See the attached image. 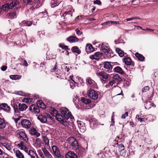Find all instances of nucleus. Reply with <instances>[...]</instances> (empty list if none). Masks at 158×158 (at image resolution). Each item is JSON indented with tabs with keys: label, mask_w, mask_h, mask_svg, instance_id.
Here are the masks:
<instances>
[{
	"label": "nucleus",
	"mask_w": 158,
	"mask_h": 158,
	"mask_svg": "<svg viewBox=\"0 0 158 158\" xmlns=\"http://www.w3.org/2000/svg\"><path fill=\"white\" fill-rule=\"evenodd\" d=\"M37 104L38 106L34 105H31L30 109L32 111L36 114H38L40 112L39 107L44 109L46 107V106L42 102V101H38L37 102Z\"/></svg>",
	"instance_id": "obj_1"
},
{
	"label": "nucleus",
	"mask_w": 158,
	"mask_h": 158,
	"mask_svg": "<svg viewBox=\"0 0 158 158\" xmlns=\"http://www.w3.org/2000/svg\"><path fill=\"white\" fill-rule=\"evenodd\" d=\"M27 106L24 103H20L18 106L16 104H14L13 106V108L14 110V113H19L20 111H25L27 108Z\"/></svg>",
	"instance_id": "obj_2"
},
{
	"label": "nucleus",
	"mask_w": 158,
	"mask_h": 158,
	"mask_svg": "<svg viewBox=\"0 0 158 158\" xmlns=\"http://www.w3.org/2000/svg\"><path fill=\"white\" fill-rule=\"evenodd\" d=\"M19 2L18 0H16L11 3L10 4L9 3H6L2 6L3 11H6L9 9H11L15 6L19 5Z\"/></svg>",
	"instance_id": "obj_3"
},
{
	"label": "nucleus",
	"mask_w": 158,
	"mask_h": 158,
	"mask_svg": "<svg viewBox=\"0 0 158 158\" xmlns=\"http://www.w3.org/2000/svg\"><path fill=\"white\" fill-rule=\"evenodd\" d=\"M60 111L65 118L68 120L69 118L73 119L74 117L71 114V112L66 107H62L60 110Z\"/></svg>",
	"instance_id": "obj_4"
},
{
	"label": "nucleus",
	"mask_w": 158,
	"mask_h": 158,
	"mask_svg": "<svg viewBox=\"0 0 158 158\" xmlns=\"http://www.w3.org/2000/svg\"><path fill=\"white\" fill-rule=\"evenodd\" d=\"M56 120L60 122L64 126L68 127L69 123L66 121V119L63 116L60 114L57 113L56 117Z\"/></svg>",
	"instance_id": "obj_5"
},
{
	"label": "nucleus",
	"mask_w": 158,
	"mask_h": 158,
	"mask_svg": "<svg viewBox=\"0 0 158 158\" xmlns=\"http://www.w3.org/2000/svg\"><path fill=\"white\" fill-rule=\"evenodd\" d=\"M68 142L69 144L74 150H78L79 146L76 139L73 137H70L68 139Z\"/></svg>",
	"instance_id": "obj_6"
},
{
	"label": "nucleus",
	"mask_w": 158,
	"mask_h": 158,
	"mask_svg": "<svg viewBox=\"0 0 158 158\" xmlns=\"http://www.w3.org/2000/svg\"><path fill=\"white\" fill-rule=\"evenodd\" d=\"M97 75L99 78H101V80L102 83H105L106 81V80L109 77L108 74L106 73L104 71H101L97 72L96 73Z\"/></svg>",
	"instance_id": "obj_7"
},
{
	"label": "nucleus",
	"mask_w": 158,
	"mask_h": 158,
	"mask_svg": "<svg viewBox=\"0 0 158 158\" xmlns=\"http://www.w3.org/2000/svg\"><path fill=\"white\" fill-rule=\"evenodd\" d=\"M37 118L41 122L44 123L47 122L48 118H50V119H52V117L49 114L47 113H45L43 114L39 115Z\"/></svg>",
	"instance_id": "obj_8"
},
{
	"label": "nucleus",
	"mask_w": 158,
	"mask_h": 158,
	"mask_svg": "<svg viewBox=\"0 0 158 158\" xmlns=\"http://www.w3.org/2000/svg\"><path fill=\"white\" fill-rule=\"evenodd\" d=\"M16 133L17 135L18 138L26 142L28 141V138L24 132L18 130L17 131Z\"/></svg>",
	"instance_id": "obj_9"
},
{
	"label": "nucleus",
	"mask_w": 158,
	"mask_h": 158,
	"mask_svg": "<svg viewBox=\"0 0 158 158\" xmlns=\"http://www.w3.org/2000/svg\"><path fill=\"white\" fill-rule=\"evenodd\" d=\"M88 94L89 97L93 99H96L98 98V94L97 92L92 89L89 90L88 91Z\"/></svg>",
	"instance_id": "obj_10"
},
{
	"label": "nucleus",
	"mask_w": 158,
	"mask_h": 158,
	"mask_svg": "<svg viewBox=\"0 0 158 158\" xmlns=\"http://www.w3.org/2000/svg\"><path fill=\"white\" fill-rule=\"evenodd\" d=\"M15 144L16 146H17L18 148L21 150H23L27 153V149L24 143L22 142H21L19 143L18 142H16L15 143Z\"/></svg>",
	"instance_id": "obj_11"
},
{
	"label": "nucleus",
	"mask_w": 158,
	"mask_h": 158,
	"mask_svg": "<svg viewBox=\"0 0 158 158\" xmlns=\"http://www.w3.org/2000/svg\"><path fill=\"white\" fill-rule=\"evenodd\" d=\"M31 123L30 121L27 119L23 120L21 122V125L23 127L26 128H29L31 126Z\"/></svg>",
	"instance_id": "obj_12"
},
{
	"label": "nucleus",
	"mask_w": 158,
	"mask_h": 158,
	"mask_svg": "<svg viewBox=\"0 0 158 158\" xmlns=\"http://www.w3.org/2000/svg\"><path fill=\"white\" fill-rule=\"evenodd\" d=\"M103 54L100 52H97L89 56V58L91 59L99 60L103 56Z\"/></svg>",
	"instance_id": "obj_13"
},
{
	"label": "nucleus",
	"mask_w": 158,
	"mask_h": 158,
	"mask_svg": "<svg viewBox=\"0 0 158 158\" xmlns=\"http://www.w3.org/2000/svg\"><path fill=\"white\" fill-rule=\"evenodd\" d=\"M53 152V155L57 158L61 156L59 150L56 146H53L52 147Z\"/></svg>",
	"instance_id": "obj_14"
},
{
	"label": "nucleus",
	"mask_w": 158,
	"mask_h": 158,
	"mask_svg": "<svg viewBox=\"0 0 158 158\" xmlns=\"http://www.w3.org/2000/svg\"><path fill=\"white\" fill-rule=\"evenodd\" d=\"M101 50L106 55H108L110 51V49L106 45L102 44L101 47Z\"/></svg>",
	"instance_id": "obj_15"
},
{
	"label": "nucleus",
	"mask_w": 158,
	"mask_h": 158,
	"mask_svg": "<svg viewBox=\"0 0 158 158\" xmlns=\"http://www.w3.org/2000/svg\"><path fill=\"white\" fill-rule=\"evenodd\" d=\"M42 150L46 158H50L52 157L51 154L45 147H42Z\"/></svg>",
	"instance_id": "obj_16"
},
{
	"label": "nucleus",
	"mask_w": 158,
	"mask_h": 158,
	"mask_svg": "<svg viewBox=\"0 0 158 158\" xmlns=\"http://www.w3.org/2000/svg\"><path fill=\"white\" fill-rule=\"evenodd\" d=\"M0 108L3 109L4 111L9 112L10 111V107L6 103H2L0 105Z\"/></svg>",
	"instance_id": "obj_17"
},
{
	"label": "nucleus",
	"mask_w": 158,
	"mask_h": 158,
	"mask_svg": "<svg viewBox=\"0 0 158 158\" xmlns=\"http://www.w3.org/2000/svg\"><path fill=\"white\" fill-rule=\"evenodd\" d=\"M65 158H77V156L74 152L69 151L66 154Z\"/></svg>",
	"instance_id": "obj_18"
},
{
	"label": "nucleus",
	"mask_w": 158,
	"mask_h": 158,
	"mask_svg": "<svg viewBox=\"0 0 158 158\" xmlns=\"http://www.w3.org/2000/svg\"><path fill=\"white\" fill-rule=\"evenodd\" d=\"M104 68L107 69V71L108 73H110L112 68V66L111 65L110 62H106L104 63Z\"/></svg>",
	"instance_id": "obj_19"
},
{
	"label": "nucleus",
	"mask_w": 158,
	"mask_h": 158,
	"mask_svg": "<svg viewBox=\"0 0 158 158\" xmlns=\"http://www.w3.org/2000/svg\"><path fill=\"white\" fill-rule=\"evenodd\" d=\"M1 144L8 150L10 151L12 148V146L10 143L1 142Z\"/></svg>",
	"instance_id": "obj_20"
},
{
	"label": "nucleus",
	"mask_w": 158,
	"mask_h": 158,
	"mask_svg": "<svg viewBox=\"0 0 158 158\" xmlns=\"http://www.w3.org/2000/svg\"><path fill=\"white\" fill-rule=\"evenodd\" d=\"M29 132L30 134L35 135L37 137H39L40 135V133L38 132L33 127L31 128Z\"/></svg>",
	"instance_id": "obj_21"
},
{
	"label": "nucleus",
	"mask_w": 158,
	"mask_h": 158,
	"mask_svg": "<svg viewBox=\"0 0 158 158\" xmlns=\"http://www.w3.org/2000/svg\"><path fill=\"white\" fill-rule=\"evenodd\" d=\"M14 153L17 158H24L23 154L19 150H14Z\"/></svg>",
	"instance_id": "obj_22"
},
{
	"label": "nucleus",
	"mask_w": 158,
	"mask_h": 158,
	"mask_svg": "<svg viewBox=\"0 0 158 158\" xmlns=\"http://www.w3.org/2000/svg\"><path fill=\"white\" fill-rule=\"evenodd\" d=\"M78 127L80 128L81 131H85L84 129L85 127L84 126V123L82 121H78L77 122Z\"/></svg>",
	"instance_id": "obj_23"
},
{
	"label": "nucleus",
	"mask_w": 158,
	"mask_h": 158,
	"mask_svg": "<svg viewBox=\"0 0 158 158\" xmlns=\"http://www.w3.org/2000/svg\"><path fill=\"white\" fill-rule=\"evenodd\" d=\"M89 123L91 127L93 128L96 126L98 123L97 120L95 118H93L90 120Z\"/></svg>",
	"instance_id": "obj_24"
},
{
	"label": "nucleus",
	"mask_w": 158,
	"mask_h": 158,
	"mask_svg": "<svg viewBox=\"0 0 158 158\" xmlns=\"http://www.w3.org/2000/svg\"><path fill=\"white\" fill-rule=\"evenodd\" d=\"M85 49L87 53H89L90 52H93L94 50V48L92 45L91 44H87L86 46Z\"/></svg>",
	"instance_id": "obj_25"
},
{
	"label": "nucleus",
	"mask_w": 158,
	"mask_h": 158,
	"mask_svg": "<svg viewBox=\"0 0 158 158\" xmlns=\"http://www.w3.org/2000/svg\"><path fill=\"white\" fill-rule=\"evenodd\" d=\"M28 155L30 156L31 158H38L37 154L32 150H29Z\"/></svg>",
	"instance_id": "obj_26"
},
{
	"label": "nucleus",
	"mask_w": 158,
	"mask_h": 158,
	"mask_svg": "<svg viewBox=\"0 0 158 158\" xmlns=\"http://www.w3.org/2000/svg\"><path fill=\"white\" fill-rule=\"evenodd\" d=\"M114 70L115 71V72L121 74H123L124 73V71L119 66H117L115 67L114 68Z\"/></svg>",
	"instance_id": "obj_27"
},
{
	"label": "nucleus",
	"mask_w": 158,
	"mask_h": 158,
	"mask_svg": "<svg viewBox=\"0 0 158 158\" xmlns=\"http://www.w3.org/2000/svg\"><path fill=\"white\" fill-rule=\"evenodd\" d=\"M86 83L87 85H90L91 86H92L95 85V83L93 80L90 77H89L86 79Z\"/></svg>",
	"instance_id": "obj_28"
},
{
	"label": "nucleus",
	"mask_w": 158,
	"mask_h": 158,
	"mask_svg": "<svg viewBox=\"0 0 158 158\" xmlns=\"http://www.w3.org/2000/svg\"><path fill=\"white\" fill-rule=\"evenodd\" d=\"M67 40L70 43L75 42L78 40V39L75 36H72L68 38Z\"/></svg>",
	"instance_id": "obj_29"
},
{
	"label": "nucleus",
	"mask_w": 158,
	"mask_h": 158,
	"mask_svg": "<svg viewBox=\"0 0 158 158\" xmlns=\"http://www.w3.org/2000/svg\"><path fill=\"white\" fill-rule=\"evenodd\" d=\"M124 62L127 65H130L131 64V60L129 57H126L124 59Z\"/></svg>",
	"instance_id": "obj_30"
},
{
	"label": "nucleus",
	"mask_w": 158,
	"mask_h": 158,
	"mask_svg": "<svg viewBox=\"0 0 158 158\" xmlns=\"http://www.w3.org/2000/svg\"><path fill=\"white\" fill-rule=\"evenodd\" d=\"M6 124L4 120L0 118V129L4 128L6 127Z\"/></svg>",
	"instance_id": "obj_31"
},
{
	"label": "nucleus",
	"mask_w": 158,
	"mask_h": 158,
	"mask_svg": "<svg viewBox=\"0 0 158 158\" xmlns=\"http://www.w3.org/2000/svg\"><path fill=\"white\" fill-rule=\"evenodd\" d=\"M135 56L140 61H143L144 60V57L141 54L136 52L135 54Z\"/></svg>",
	"instance_id": "obj_32"
},
{
	"label": "nucleus",
	"mask_w": 158,
	"mask_h": 158,
	"mask_svg": "<svg viewBox=\"0 0 158 158\" xmlns=\"http://www.w3.org/2000/svg\"><path fill=\"white\" fill-rule=\"evenodd\" d=\"M82 102L86 104H89L91 102V101L89 98L85 97H82L81 98Z\"/></svg>",
	"instance_id": "obj_33"
},
{
	"label": "nucleus",
	"mask_w": 158,
	"mask_h": 158,
	"mask_svg": "<svg viewBox=\"0 0 158 158\" xmlns=\"http://www.w3.org/2000/svg\"><path fill=\"white\" fill-rule=\"evenodd\" d=\"M42 140L45 145L47 146L49 145V140L47 137L45 136H43Z\"/></svg>",
	"instance_id": "obj_34"
},
{
	"label": "nucleus",
	"mask_w": 158,
	"mask_h": 158,
	"mask_svg": "<svg viewBox=\"0 0 158 158\" xmlns=\"http://www.w3.org/2000/svg\"><path fill=\"white\" fill-rule=\"evenodd\" d=\"M10 78L12 80H19L21 78V76L20 75H12L10 76Z\"/></svg>",
	"instance_id": "obj_35"
},
{
	"label": "nucleus",
	"mask_w": 158,
	"mask_h": 158,
	"mask_svg": "<svg viewBox=\"0 0 158 158\" xmlns=\"http://www.w3.org/2000/svg\"><path fill=\"white\" fill-rule=\"evenodd\" d=\"M113 78L114 79L113 80H114L115 82L116 81H120L122 80V79L117 74H116L114 75Z\"/></svg>",
	"instance_id": "obj_36"
},
{
	"label": "nucleus",
	"mask_w": 158,
	"mask_h": 158,
	"mask_svg": "<svg viewBox=\"0 0 158 158\" xmlns=\"http://www.w3.org/2000/svg\"><path fill=\"white\" fill-rule=\"evenodd\" d=\"M116 51L120 56L123 57L124 56V52L123 51L121 50L120 49L116 48Z\"/></svg>",
	"instance_id": "obj_37"
},
{
	"label": "nucleus",
	"mask_w": 158,
	"mask_h": 158,
	"mask_svg": "<svg viewBox=\"0 0 158 158\" xmlns=\"http://www.w3.org/2000/svg\"><path fill=\"white\" fill-rule=\"evenodd\" d=\"M72 50L73 52L77 53L78 54H80L81 52V51L77 47H73L72 48Z\"/></svg>",
	"instance_id": "obj_38"
},
{
	"label": "nucleus",
	"mask_w": 158,
	"mask_h": 158,
	"mask_svg": "<svg viewBox=\"0 0 158 158\" xmlns=\"http://www.w3.org/2000/svg\"><path fill=\"white\" fill-rule=\"evenodd\" d=\"M50 113L51 115L53 116H55L56 117V114L58 113V111L54 108H52V109L50 110Z\"/></svg>",
	"instance_id": "obj_39"
},
{
	"label": "nucleus",
	"mask_w": 158,
	"mask_h": 158,
	"mask_svg": "<svg viewBox=\"0 0 158 158\" xmlns=\"http://www.w3.org/2000/svg\"><path fill=\"white\" fill-rule=\"evenodd\" d=\"M8 15L11 18L13 19L16 17V13L15 12L8 14Z\"/></svg>",
	"instance_id": "obj_40"
},
{
	"label": "nucleus",
	"mask_w": 158,
	"mask_h": 158,
	"mask_svg": "<svg viewBox=\"0 0 158 158\" xmlns=\"http://www.w3.org/2000/svg\"><path fill=\"white\" fill-rule=\"evenodd\" d=\"M23 101L25 103H29L32 101V99L30 98H24L23 99Z\"/></svg>",
	"instance_id": "obj_41"
},
{
	"label": "nucleus",
	"mask_w": 158,
	"mask_h": 158,
	"mask_svg": "<svg viewBox=\"0 0 158 158\" xmlns=\"http://www.w3.org/2000/svg\"><path fill=\"white\" fill-rule=\"evenodd\" d=\"M115 82L114 80H112L110 81L109 83L106 85V87L107 88H109L110 86H112L115 83Z\"/></svg>",
	"instance_id": "obj_42"
},
{
	"label": "nucleus",
	"mask_w": 158,
	"mask_h": 158,
	"mask_svg": "<svg viewBox=\"0 0 158 158\" xmlns=\"http://www.w3.org/2000/svg\"><path fill=\"white\" fill-rule=\"evenodd\" d=\"M22 23L24 24L25 26H30L32 24V23L30 21H24Z\"/></svg>",
	"instance_id": "obj_43"
},
{
	"label": "nucleus",
	"mask_w": 158,
	"mask_h": 158,
	"mask_svg": "<svg viewBox=\"0 0 158 158\" xmlns=\"http://www.w3.org/2000/svg\"><path fill=\"white\" fill-rule=\"evenodd\" d=\"M148 118H149V120L151 122H152L156 118V117L155 116L151 115H149L148 116Z\"/></svg>",
	"instance_id": "obj_44"
},
{
	"label": "nucleus",
	"mask_w": 158,
	"mask_h": 158,
	"mask_svg": "<svg viewBox=\"0 0 158 158\" xmlns=\"http://www.w3.org/2000/svg\"><path fill=\"white\" fill-rule=\"evenodd\" d=\"M67 15H70V16L72 17V13H71V11L69 10L68 11L66 12L64 14L63 16L65 17Z\"/></svg>",
	"instance_id": "obj_45"
},
{
	"label": "nucleus",
	"mask_w": 158,
	"mask_h": 158,
	"mask_svg": "<svg viewBox=\"0 0 158 158\" xmlns=\"http://www.w3.org/2000/svg\"><path fill=\"white\" fill-rule=\"evenodd\" d=\"M2 156H0V158H9V156L5 153H2Z\"/></svg>",
	"instance_id": "obj_46"
},
{
	"label": "nucleus",
	"mask_w": 158,
	"mask_h": 158,
	"mask_svg": "<svg viewBox=\"0 0 158 158\" xmlns=\"http://www.w3.org/2000/svg\"><path fill=\"white\" fill-rule=\"evenodd\" d=\"M149 89V88L148 86H145L143 89H142V92H145L148 91Z\"/></svg>",
	"instance_id": "obj_47"
},
{
	"label": "nucleus",
	"mask_w": 158,
	"mask_h": 158,
	"mask_svg": "<svg viewBox=\"0 0 158 158\" xmlns=\"http://www.w3.org/2000/svg\"><path fill=\"white\" fill-rule=\"evenodd\" d=\"M75 31L76 34L78 35H81L82 34V32L79 30L78 29H76Z\"/></svg>",
	"instance_id": "obj_48"
},
{
	"label": "nucleus",
	"mask_w": 158,
	"mask_h": 158,
	"mask_svg": "<svg viewBox=\"0 0 158 158\" xmlns=\"http://www.w3.org/2000/svg\"><path fill=\"white\" fill-rule=\"evenodd\" d=\"M128 112H126L124 114H123L122 117L121 118L123 119H124L126 118V117H127L128 116Z\"/></svg>",
	"instance_id": "obj_49"
},
{
	"label": "nucleus",
	"mask_w": 158,
	"mask_h": 158,
	"mask_svg": "<svg viewBox=\"0 0 158 158\" xmlns=\"http://www.w3.org/2000/svg\"><path fill=\"white\" fill-rule=\"evenodd\" d=\"M114 112H113L112 113V116L111 117V124L110 125L111 126L112 125H114Z\"/></svg>",
	"instance_id": "obj_50"
},
{
	"label": "nucleus",
	"mask_w": 158,
	"mask_h": 158,
	"mask_svg": "<svg viewBox=\"0 0 158 158\" xmlns=\"http://www.w3.org/2000/svg\"><path fill=\"white\" fill-rule=\"evenodd\" d=\"M24 3L26 4H28L31 2L32 0H23Z\"/></svg>",
	"instance_id": "obj_51"
},
{
	"label": "nucleus",
	"mask_w": 158,
	"mask_h": 158,
	"mask_svg": "<svg viewBox=\"0 0 158 158\" xmlns=\"http://www.w3.org/2000/svg\"><path fill=\"white\" fill-rule=\"evenodd\" d=\"M38 154L41 158H46L45 156H44V154H43L41 151L40 152H39Z\"/></svg>",
	"instance_id": "obj_52"
},
{
	"label": "nucleus",
	"mask_w": 158,
	"mask_h": 158,
	"mask_svg": "<svg viewBox=\"0 0 158 158\" xmlns=\"http://www.w3.org/2000/svg\"><path fill=\"white\" fill-rule=\"evenodd\" d=\"M101 2L99 0H96L94 1V3L95 4H97L99 5L101 4Z\"/></svg>",
	"instance_id": "obj_53"
},
{
	"label": "nucleus",
	"mask_w": 158,
	"mask_h": 158,
	"mask_svg": "<svg viewBox=\"0 0 158 158\" xmlns=\"http://www.w3.org/2000/svg\"><path fill=\"white\" fill-rule=\"evenodd\" d=\"M137 117H138V120L139 121H140L141 122L143 121V118H139V116L138 115H137L136 117V118H137Z\"/></svg>",
	"instance_id": "obj_54"
},
{
	"label": "nucleus",
	"mask_w": 158,
	"mask_h": 158,
	"mask_svg": "<svg viewBox=\"0 0 158 158\" xmlns=\"http://www.w3.org/2000/svg\"><path fill=\"white\" fill-rule=\"evenodd\" d=\"M57 69V65H56V64L54 68L53 69H52L51 70V72H56V70Z\"/></svg>",
	"instance_id": "obj_55"
},
{
	"label": "nucleus",
	"mask_w": 158,
	"mask_h": 158,
	"mask_svg": "<svg viewBox=\"0 0 158 158\" xmlns=\"http://www.w3.org/2000/svg\"><path fill=\"white\" fill-rule=\"evenodd\" d=\"M59 46H60V47L62 48H63V49H68V46H64V45H63L61 44H60L59 45Z\"/></svg>",
	"instance_id": "obj_56"
},
{
	"label": "nucleus",
	"mask_w": 158,
	"mask_h": 158,
	"mask_svg": "<svg viewBox=\"0 0 158 158\" xmlns=\"http://www.w3.org/2000/svg\"><path fill=\"white\" fill-rule=\"evenodd\" d=\"M52 4L53 6H52V7H54L57 6V5L58 3H54V0H52Z\"/></svg>",
	"instance_id": "obj_57"
},
{
	"label": "nucleus",
	"mask_w": 158,
	"mask_h": 158,
	"mask_svg": "<svg viewBox=\"0 0 158 158\" xmlns=\"http://www.w3.org/2000/svg\"><path fill=\"white\" fill-rule=\"evenodd\" d=\"M23 65L26 67H27L28 65V63L26 60H24L23 63Z\"/></svg>",
	"instance_id": "obj_58"
},
{
	"label": "nucleus",
	"mask_w": 158,
	"mask_h": 158,
	"mask_svg": "<svg viewBox=\"0 0 158 158\" xmlns=\"http://www.w3.org/2000/svg\"><path fill=\"white\" fill-rule=\"evenodd\" d=\"M133 19H134L133 18V17H131V18H127V19H126L124 20V21L127 22V21H130V20H133Z\"/></svg>",
	"instance_id": "obj_59"
},
{
	"label": "nucleus",
	"mask_w": 158,
	"mask_h": 158,
	"mask_svg": "<svg viewBox=\"0 0 158 158\" xmlns=\"http://www.w3.org/2000/svg\"><path fill=\"white\" fill-rule=\"evenodd\" d=\"M111 24H119V22L118 21H111Z\"/></svg>",
	"instance_id": "obj_60"
},
{
	"label": "nucleus",
	"mask_w": 158,
	"mask_h": 158,
	"mask_svg": "<svg viewBox=\"0 0 158 158\" xmlns=\"http://www.w3.org/2000/svg\"><path fill=\"white\" fill-rule=\"evenodd\" d=\"M7 69V67L5 66H3L1 67V69L2 71H5Z\"/></svg>",
	"instance_id": "obj_61"
},
{
	"label": "nucleus",
	"mask_w": 158,
	"mask_h": 158,
	"mask_svg": "<svg viewBox=\"0 0 158 158\" xmlns=\"http://www.w3.org/2000/svg\"><path fill=\"white\" fill-rule=\"evenodd\" d=\"M13 119H14V120L15 121V122L16 123H17L18 121L19 120L20 118H13Z\"/></svg>",
	"instance_id": "obj_62"
},
{
	"label": "nucleus",
	"mask_w": 158,
	"mask_h": 158,
	"mask_svg": "<svg viewBox=\"0 0 158 158\" xmlns=\"http://www.w3.org/2000/svg\"><path fill=\"white\" fill-rule=\"evenodd\" d=\"M110 24H111V21H108L105 22L104 23V25H108Z\"/></svg>",
	"instance_id": "obj_63"
},
{
	"label": "nucleus",
	"mask_w": 158,
	"mask_h": 158,
	"mask_svg": "<svg viewBox=\"0 0 158 158\" xmlns=\"http://www.w3.org/2000/svg\"><path fill=\"white\" fill-rule=\"evenodd\" d=\"M120 147L122 148V150H124V146L123 144H121L120 145Z\"/></svg>",
	"instance_id": "obj_64"
}]
</instances>
